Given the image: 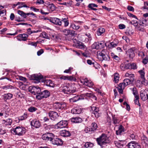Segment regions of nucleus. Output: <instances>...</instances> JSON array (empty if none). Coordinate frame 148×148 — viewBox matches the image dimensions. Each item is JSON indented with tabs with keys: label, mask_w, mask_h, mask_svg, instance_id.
<instances>
[{
	"label": "nucleus",
	"mask_w": 148,
	"mask_h": 148,
	"mask_svg": "<svg viewBox=\"0 0 148 148\" xmlns=\"http://www.w3.org/2000/svg\"><path fill=\"white\" fill-rule=\"evenodd\" d=\"M32 78L34 81V82L36 83L39 82H44L45 84L47 86L53 87H54V84L53 82L50 79L46 80L40 74H35L32 76Z\"/></svg>",
	"instance_id": "1"
},
{
	"label": "nucleus",
	"mask_w": 148,
	"mask_h": 148,
	"mask_svg": "<svg viewBox=\"0 0 148 148\" xmlns=\"http://www.w3.org/2000/svg\"><path fill=\"white\" fill-rule=\"evenodd\" d=\"M74 85L73 84L67 85L66 84L62 86L61 87L62 92L64 93L69 94L73 93L75 92L76 90V88L73 87Z\"/></svg>",
	"instance_id": "2"
},
{
	"label": "nucleus",
	"mask_w": 148,
	"mask_h": 148,
	"mask_svg": "<svg viewBox=\"0 0 148 148\" xmlns=\"http://www.w3.org/2000/svg\"><path fill=\"white\" fill-rule=\"evenodd\" d=\"M107 51L103 49L101 51H98L97 53L98 58L101 60L109 61L110 60V57L107 54Z\"/></svg>",
	"instance_id": "3"
},
{
	"label": "nucleus",
	"mask_w": 148,
	"mask_h": 148,
	"mask_svg": "<svg viewBox=\"0 0 148 148\" xmlns=\"http://www.w3.org/2000/svg\"><path fill=\"white\" fill-rule=\"evenodd\" d=\"M98 144L101 146L108 143V138L106 134H102L101 135L96 139Z\"/></svg>",
	"instance_id": "4"
},
{
	"label": "nucleus",
	"mask_w": 148,
	"mask_h": 148,
	"mask_svg": "<svg viewBox=\"0 0 148 148\" xmlns=\"http://www.w3.org/2000/svg\"><path fill=\"white\" fill-rule=\"evenodd\" d=\"M53 107L55 109L60 111L66 109V104L64 102H56L54 103Z\"/></svg>",
	"instance_id": "5"
},
{
	"label": "nucleus",
	"mask_w": 148,
	"mask_h": 148,
	"mask_svg": "<svg viewBox=\"0 0 148 148\" xmlns=\"http://www.w3.org/2000/svg\"><path fill=\"white\" fill-rule=\"evenodd\" d=\"M50 95V92L47 90H45L41 92L39 95H37L36 98L39 100H40L43 98H47Z\"/></svg>",
	"instance_id": "6"
},
{
	"label": "nucleus",
	"mask_w": 148,
	"mask_h": 148,
	"mask_svg": "<svg viewBox=\"0 0 148 148\" xmlns=\"http://www.w3.org/2000/svg\"><path fill=\"white\" fill-rule=\"evenodd\" d=\"M49 116L51 119L53 121L60 120L59 119L61 118L59 116L57 112L53 111H50L48 113Z\"/></svg>",
	"instance_id": "7"
},
{
	"label": "nucleus",
	"mask_w": 148,
	"mask_h": 148,
	"mask_svg": "<svg viewBox=\"0 0 148 148\" xmlns=\"http://www.w3.org/2000/svg\"><path fill=\"white\" fill-rule=\"evenodd\" d=\"M82 92H83L84 93L82 94V97H90L94 99L95 100H97V98L96 96L94 95L91 92L88 91L87 89H84L83 91Z\"/></svg>",
	"instance_id": "8"
},
{
	"label": "nucleus",
	"mask_w": 148,
	"mask_h": 148,
	"mask_svg": "<svg viewBox=\"0 0 148 148\" xmlns=\"http://www.w3.org/2000/svg\"><path fill=\"white\" fill-rule=\"evenodd\" d=\"M26 132L25 128L20 126L17 127L14 130V132H15L16 134L19 136H21L24 134Z\"/></svg>",
	"instance_id": "9"
},
{
	"label": "nucleus",
	"mask_w": 148,
	"mask_h": 148,
	"mask_svg": "<svg viewBox=\"0 0 148 148\" xmlns=\"http://www.w3.org/2000/svg\"><path fill=\"white\" fill-rule=\"evenodd\" d=\"M54 137V135L53 134L50 133H47L44 134L42 136V138L44 140H50L52 141Z\"/></svg>",
	"instance_id": "10"
},
{
	"label": "nucleus",
	"mask_w": 148,
	"mask_h": 148,
	"mask_svg": "<svg viewBox=\"0 0 148 148\" xmlns=\"http://www.w3.org/2000/svg\"><path fill=\"white\" fill-rule=\"evenodd\" d=\"M104 42L101 41L94 43L92 45V47L93 49H98L103 48L104 47Z\"/></svg>",
	"instance_id": "11"
},
{
	"label": "nucleus",
	"mask_w": 148,
	"mask_h": 148,
	"mask_svg": "<svg viewBox=\"0 0 148 148\" xmlns=\"http://www.w3.org/2000/svg\"><path fill=\"white\" fill-rule=\"evenodd\" d=\"M127 146L129 148H141L140 145L137 142L131 141L129 143Z\"/></svg>",
	"instance_id": "12"
},
{
	"label": "nucleus",
	"mask_w": 148,
	"mask_h": 148,
	"mask_svg": "<svg viewBox=\"0 0 148 148\" xmlns=\"http://www.w3.org/2000/svg\"><path fill=\"white\" fill-rule=\"evenodd\" d=\"M68 123V122L67 121H61L57 123V126L58 128H62L66 127Z\"/></svg>",
	"instance_id": "13"
},
{
	"label": "nucleus",
	"mask_w": 148,
	"mask_h": 148,
	"mask_svg": "<svg viewBox=\"0 0 148 148\" xmlns=\"http://www.w3.org/2000/svg\"><path fill=\"white\" fill-rule=\"evenodd\" d=\"M91 110L92 111V116H95L96 118L99 117V115L98 113L99 108L95 106H91Z\"/></svg>",
	"instance_id": "14"
},
{
	"label": "nucleus",
	"mask_w": 148,
	"mask_h": 148,
	"mask_svg": "<svg viewBox=\"0 0 148 148\" xmlns=\"http://www.w3.org/2000/svg\"><path fill=\"white\" fill-rule=\"evenodd\" d=\"M81 82L83 84L89 87H92L93 85V84L92 82L88 80L86 78L82 79L81 80Z\"/></svg>",
	"instance_id": "15"
},
{
	"label": "nucleus",
	"mask_w": 148,
	"mask_h": 148,
	"mask_svg": "<svg viewBox=\"0 0 148 148\" xmlns=\"http://www.w3.org/2000/svg\"><path fill=\"white\" fill-rule=\"evenodd\" d=\"M62 32L64 33V34L66 36H68L70 34L72 36H74L76 34H75V31L73 30H70L68 29H64L63 30Z\"/></svg>",
	"instance_id": "16"
},
{
	"label": "nucleus",
	"mask_w": 148,
	"mask_h": 148,
	"mask_svg": "<svg viewBox=\"0 0 148 148\" xmlns=\"http://www.w3.org/2000/svg\"><path fill=\"white\" fill-rule=\"evenodd\" d=\"M31 124L32 126L36 128H39L41 125L40 122L36 119L32 121L31 122Z\"/></svg>",
	"instance_id": "17"
},
{
	"label": "nucleus",
	"mask_w": 148,
	"mask_h": 148,
	"mask_svg": "<svg viewBox=\"0 0 148 148\" xmlns=\"http://www.w3.org/2000/svg\"><path fill=\"white\" fill-rule=\"evenodd\" d=\"M52 143L54 145H60L63 144V141L61 139L56 138L55 139H53L52 141Z\"/></svg>",
	"instance_id": "18"
},
{
	"label": "nucleus",
	"mask_w": 148,
	"mask_h": 148,
	"mask_svg": "<svg viewBox=\"0 0 148 148\" xmlns=\"http://www.w3.org/2000/svg\"><path fill=\"white\" fill-rule=\"evenodd\" d=\"M83 99L84 98L82 97V96L77 95L70 99L69 100L71 102H76L80 99Z\"/></svg>",
	"instance_id": "19"
},
{
	"label": "nucleus",
	"mask_w": 148,
	"mask_h": 148,
	"mask_svg": "<svg viewBox=\"0 0 148 148\" xmlns=\"http://www.w3.org/2000/svg\"><path fill=\"white\" fill-rule=\"evenodd\" d=\"M60 134L62 136L64 137H69L71 135L70 132L66 130L60 131Z\"/></svg>",
	"instance_id": "20"
},
{
	"label": "nucleus",
	"mask_w": 148,
	"mask_h": 148,
	"mask_svg": "<svg viewBox=\"0 0 148 148\" xmlns=\"http://www.w3.org/2000/svg\"><path fill=\"white\" fill-rule=\"evenodd\" d=\"M51 21L56 25L60 26L62 25V22L60 19L58 18H55L52 19Z\"/></svg>",
	"instance_id": "21"
},
{
	"label": "nucleus",
	"mask_w": 148,
	"mask_h": 148,
	"mask_svg": "<svg viewBox=\"0 0 148 148\" xmlns=\"http://www.w3.org/2000/svg\"><path fill=\"white\" fill-rule=\"evenodd\" d=\"M3 96V99L5 101H6L7 99H11L13 97L12 94L8 93L4 94Z\"/></svg>",
	"instance_id": "22"
},
{
	"label": "nucleus",
	"mask_w": 148,
	"mask_h": 148,
	"mask_svg": "<svg viewBox=\"0 0 148 148\" xmlns=\"http://www.w3.org/2000/svg\"><path fill=\"white\" fill-rule=\"evenodd\" d=\"M82 112V110L81 108H76L72 109L71 112L73 114H79Z\"/></svg>",
	"instance_id": "23"
},
{
	"label": "nucleus",
	"mask_w": 148,
	"mask_h": 148,
	"mask_svg": "<svg viewBox=\"0 0 148 148\" xmlns=\"http://www.w3.org/2000/svg\"><path fill=\"white\" fill-rule=\"evenodd\" d=\"M71 121L73 123H78L81 122L82 119L79 117H73L71 119Z\"/></svg>",
	"instance_id": "24"
},
{
	"label": "nucleus",
	"mask_w": 148,
	"mask_h": 148,
	"mask_svg": "<svg viewBox=\"0 0 148 148\" xmlns=\"http://www.w3.org/2000/svg\"><path fill=\"white\" fill-rule=\"evenodd\" d=\"M12 120L10 118L6 120H2V123L6 125H11L12 123Z\"/></svg>",
	"instance_id": "25"
},
{
	"label": "nucleus",
	"mask_w": 148,
	"mask_h": 148,
	"mask_svg": "<svg viewBox=\"0 0 148 148\" xmlns=\"http://www.w3.org/2000/svg\"><path fill=\"white\" fill-rule=\"evenodd\" d=\"M124 131V128L122 125H120L118 127V130L116 131V132L117 135H120Z\"/></svg>",
	"instance_id": "26"
},
{
	"label": "nucleus",
	"mask_w": 148,
	"mask_h": 148,
	"mask_svg": "<svg viewBox=\"0 0 148 148\" xmlns=\"http://www.w3.org/2000/svg\"><path fill=\"white\" fill-rule=\"evenodd\" d=\"M134 80V78H132V79H126L123 80V82L125 85L126 86L128 85L132 84Z\"/></svg>",
	"instance_id": "27"
},
{
	"label": "nucleus",
	"mask_w": 148,
	"mask_h": 148,
	"mask_svg": "<svg viewBox=\"0 0 148 148\" xmlns=\"http://www.w3.org/2000/svg\"><path fill=\"white\" fill-rule=\"evenodd\" d=\"M77 48L81 49H86V47L84 45L82 42L78 41L76 45Z\"/></svg>",
	"instance_id": "28"
},
{
	"label": "nucleus",
	"mask_w": 148,
	"mask_h": 148,
	"mask_svg": "<svg viewBox=\"0 0 148 148\" xmlns=\"http://www.w3.org/2000/svg\"><path fill=\"white\" fill-rule=\"evenodd\" d=\"M105 29L102 27L99 28L97 31V34L98 36H101L105 32Z\"/></svg>",
	"instance_id": "29"
},
{
	"label": "nucleus",
	"mask_w": 148,
	"mask_h": 148,
	"mask_svg": "<svg viewBox=\"0 0 148 148\" xmlns=\"http://www.w3.org/2000/svg\"><path fill=\"white\" fill-rule=\"evenodd\" d=\"M19 5L18 7V9H20L22 7L29 8V7L27 6L23 2H18L17 4H16V5Z\"/></svg>",
	"instance_id": "30"
},
{
	"label": "nucleus",
	"mask_w": 148,
	"mask_h": 148,
	"mask_svg": "<svg viewBox=\"0 0 148 148\" xmlns=\"http://www.w3.org/2000/svg\"><path fill=\"white\" fill-rule=\"evenodd\" d=\"M128 55L129 58L131 59H132L135 56L134 51L132 49H129L128 50Z\"/></svg>",
	"instance_id": "31"
},
{
	"label": "nucleus",
	"mask_w": 148,
	"mask_h": 148,
	"mask_svg": "<svg viewBox=\"0 0 148 148\" xmlns=\"http://www.w3.org/2000/svg\"><path fill=\"white\" fill-rule=\"evenodd\" d=\"M18 36L20 38H21V40L23 41L26 40L27 38L28 37V35L26 34H19L18 35Z\"/></svg>",
	"instance_id": "32"
},
{
	"label": "nucleus",
	"mask_w": 148,
	"mask_h": 148,
	"mask_svg": "<svg viewBox=\"0 0 148 148\" xmlns=\"http://www.w3.org/2000/svg\"><path fill=\"white\" fill-rule=\"evenodd\" d=\"M70 27L76 30H77L80 28L79 26L74 23H71V24Z\"/></svg>",
	"instance_id": "33"
},
{
	"label": "nucleus",
	"mask_w": 148,
	"mask_h": 148,
	"mask_svg": "<svg viewBox=\"0 0 148 148\" xmlns=\"http://www.w3.org/2000/svg\"><path fill=\"white\" fill-rule=\"evenodd\" d=\"M138 72L140 75V77L142 79L145 78V72L144 68L142 70H140L138 71Z\"/></svg>",
	"instance_id": "34"
},
{
	"label": "nucleus",
	"mask_w": 148,
	"mask_h": 148,
	"mask_svg": "<svg viewBox=\"0 0 148 148\" xmlns=\"http://www.w3.org/2000/svg\"><path fill=\"white\" fill-rule=\"evenodd\" d=\"M97 5L94 3H90L88 5V7L89 8H90L91 9L94 10H97V9L95 8H94L93 7H97Z\"/></svg>",
	"instance_id": "35"
},
{
	"label": "nucleus",
	"mask_w": 148,
	"mask_h": 148,
	"mask_svg": "<svg viewBox=\"0 0 148 148\" xmlns=\"http://www.w3.org/2000/svg\"><path fill=\"white\" fill-rule=\"evenodd\" d=\"M97 127V125L96 123L95 122H93L92 123L91 125L90 128L92 132L94 131Z\"/></svg>",
	"instance_id": "36"
},
{
	"label": "nucleus",
	"mask_w": 148,
	"mask_h": 148,
	"mask_svg": "<svg viewBox=\"0 0 148 148\" xmlns=\"http://www.w3.org/2000/svg\"><path fill=\"white\" fill-rule=\"evenodd\" d=\"M64 23V26L65 27L68 26L69 24L68 18H62L61 20Z\"/></svg>",
	"instance_id": "37"
},
{
	"label": "nucleus",
	"mask_w": 148,
	"mask_h": 148,
	"mask_svg": "<svg viewBox=\"0 0 148 148\" xmlns=\"http://www.w3.org/2000/svg\"><path fill=\"white\" fill-rule=\"evenodd\" d=\"M114 81L115 83H117L118 82L119 79V75L117 73H115L114 75Z\"/></svg>",
	"instance_id": "38"
},
{
	"label": "nucleus",
	"mask_w": 148,
	"mask_h": 148,
	"mask_svg": "<svg viewBox=\"0 0 148 148\" xmlns=\"http://www.w3.org/2000/svg\"><path fill=\"white\" fill-rule=\"evenodd\" d=\"M18 13L23 18H26L27 16L25 15V13H24L23 11L20 10H18Z\"/></svg>",
	"instance_id": "39"
},
{
	"label": "nucleus",
	"mask_w": 148,
	"mask_h": 148,
	"mask_svg": "<svg viewBox=\"0 0 148 148\" xmlns=\"http://www.w3.org/2000/svg\"><path fill=\"white\" fill-rule=\"evenodd\" d=\"M122 142H115V144L116 146L118 148L121 147L123 146V144L122 143Z\"/></svg>",
	"instance_id": "40"
},
{
	"label": "nucleus",
	"mask_w": 148,
	"mask_h": 148,
	"mask_svg": "<svg viewBox=\"0 0 148 148\" xmlns=\"http://www.w3.org/2000/svg\"><path fill=\"white\" fill-rule=\"evenodd\" d=\"M27 114L25 113L23 115L18 117V119L19 120L22 121L27 119Z\"/></svg>",
	"instance_id": "41"
},
{
	"label": "nucleus",
	"mask_w": 148,
	"mask_h": 148,
	"mask_svg": "<svg viewBox=\"0 0 148 148\" xmlns=\"http://www.w3.org/2000/svg\"><path fill=\"white\" fill-rule=\"evenodd\" d=\"M36 86H30L29 88V90L32 93H34L36 91Z\"/></svg>",
	"instance_id": "42"
},
{
	"label": "nucleus",
	"mask_w": 148,
	"mask_h": 148,
	"mask_svg": "<svg viewBox=\"0 0 148 148\" xmlns=\"http://www.w3.org/2000/svg\"><path fill=\"white\" fill-rule=\"evenodd\" d=\"M112 121L114 125L118 124L120 122L119 120L116 117H113Z\"/></svg>",
	"instance_id": "43"
},
{
	"label": "nucleus",
	"mask_w": 148,
	"mask_h": 148,
	"mask_svg": "<svg viewBox=\"0 0 148 148\" xmlns=\"http://www.w3.org/2000/svg\"><path fill=\"white\" fill-rule=\"evenodd\" d=\"M93 145L92 143L88 142L86 143L84 145L85 147L86 148L88 147H93Z\"/></svg>",
	"instance_id": "44"
},
{
	"label": "nucleus",
	"mask_w": 148,
	"mask_h": 148,
	"mask_svg": "<svg viewBox=\"0 0 148 148\" xmlns=\"http://www.w3.org/2000/svg\"><path fill=\"white\" fill-rule=\"evenodd\" d=\"M37 110V109L34 107L31 106L28 109V111L30 112H33Z\"/></svg>",
	"instance_id": "45"
},
{
	"label": "nucleus",
	"mask_w": 148,
	"mask_h": 148,
	"mask_svg": "<svg viewBox=\"0 0 148 148\" xmlns=\"http://www.w3.org/2000/svg\"><path fill=\"white\" fill-rule=\"evenodd\" d=\"M132 91L133 92V94L134 95L135 98H136V96L139 97L138 95L137 91L136 88H134L132 89Z\"/></svg>",
	"instance_id": "46"
},
{
	"label": "nucleus",
	"mask_w": 148,
	"mask_h": 148,
	"mask_svg": "<svg viewBox=\"0 0 148 148\" xmlns=\"http://www.w3.org/2000/svg\"><path fill=\"white\" fill-rule=\"evenodd\" d=\"M143 26H146L148 25V22L147 19H143L142 21V24Z\"/></svg>",
	"instance_id": "47"
},
{
	"label": "nucleus",
	"mask_w": 148,
	"mask_h": 148,
	"mask_svg": "<svg viewBox=\"0 0 148 148\" xmlns=\"http://www.w3.org/2000/svg\"><path fill=\"white\" fill-rule=\"evenodd\" d=\"M34 94L36 93L37 94V95H39L41 92L40 88L38 86H36Z\"/></svg>",
	"instance_id": "48"
},
{
	"label": "nucleus",
	"mask_w": 148,
	"mask_h": 148,
	"mask_svg": "<svg viewBox=\"0 0 148 148\" xmlns=\"http://www.w3.org/2000/svg\"><path fill=\"white\" fill-rule=\"evenodd\" d=\"M91 130L90 127H86L84 131L86 133H91L92 132H93L92 130Z\"/></svg>",
	"instance_id": "49"
},
{
	"label": "nucleus",
	"mask_w": 148,
	"mask_h": 148,
	"mask_svg": "<svg viewBox=\"0 0 148 148\" xmlns=\"http://www.w3.org/2000/svg\"><path fill=\"white\" fill-rule=\"evenodd\" d=\"M125 76L126 77H129L130 78V79L134 78V75L133 74H130L128 73H127L125 74Z\"/></svg>",
	"instance_id": "50"
},
{
	"label": "nucleus",
	"mask_w": 148,
	"mask_h": 148,
	"mask_svg": "<svg viewBox=\"0 0 148 148\" xmlns=\"http://www.w3.org/2000/svg\"><path fill=\"white\" fill-rule=\"evenodd\" d=\"M136 98V99L134 100V102L135 104H137L139 106H140V105L138 101L139 97L136 96V98Z\"/></svg>",
	"instance_id": "51"
},
{
	"label": "nucleus",
	"mask_w": 148,
	"mask_h": 148,
	"mask_svg": "<svg viewBox=\"0 0 148 148\" xmlns=\"http://www.w3.org/2000/svg\"><path fill=\"white\" fill-rule=\"evenodd\" d=\"M112 54H113V53H112L111 54V56H112V58H113L116 60L117 62L119 61L120 60V58L117 56L116 55H114L113 56H112Z\"/></svg>",
	"instance_id": "52"
},
{
	"label": "nucleus",
	"mask_w": 148,
	"mask_h": 148,
	"mask_svg": "<svg viewBox=\"0 0 148 148\" xmlns=\"http://www.w3.org/2000/svg\"><path fill=\"white\" fill-rule=\"evenodd\" d=\"M142 79V84H144V85L145 86L147 85L148 84V82L147 80L145 79V78Z\"/></svg>",
	"instance_id": "53"
},
{
	"label": "nucleus",
	"mask_w": 148,
	"mask_h": 148,
	"mask_svg": "<svg viewBox=\"0 0 148 148\" xmlns=\"http://www.w3.org/2000/svg\"><path fill=\"white\" fill-rule=\"evenodd\" d=\"M93 67L96 69H98L100 67V65L97 62H94V64H93Z\"/></svg>",
	"instance_id": "54"
},
{
	"label": "nucleus",
	"mask_w": 148,
	"mask_h": 148,
	"mask_svg": "<svg viewBox=\"0 0 148 148\" xmlns=\"http://www.w3.org/2000/svg\"><path fill=\"white\" fill-rule=\"evenodd\" d=\"M126 86L125 85L124 82H123V83H120L118 86V87L119 88L124 89L125 86Z\"/></svg>",
	"instance_id": "55"
},
{
	"label": "nucleus",
	"mask_w": 148,
	"mask_h": 148,
	"mask_svg": "<svg viewBox=\"0 0 148 148\" xmlns=\"http://www.w3.org/2000/svg\"><path fill=\"white\" fill-rule=\"evenodd\" d=\"M141 140H143L145 143H147V138L145 135H143L141 137Z\"/></svg>",
	"instance_id": "56"
},
{
	"label": "nucleus",
	"mask_w": 148,
	"mask_h": 148,
	"mask_svg": "<svg viewBox=\"0 0 148 148\" xmlns=\"http://www.w3.org/2000/svg\"><path fill=\"white\" fill-rule=\"evenodd\" d=\"M43 38H45L48 39L49 38L47 34L45 32H43L42 33Z\"/></svg>",
	"instance_id": "57"
},
{
	"label": "nucleus",
	"mask_w": 148,
	"mask_h": 148,
	"mask_svg": "<svg viewBox=\"0 0 148 148\" xmlns=\"http://www.w3.org/2000/svg\"><path fill=\"white\" fill-rule=\"evenodd\" d=\"M53 125H47L46 126H45V128L46 130H50L51 128H53Z\"/></svg>",
	"instance_id": "58"
},
{
	"label": "nucleus",
	"mask_w": 148,
	"mask_h": 148,
	"mask_svg": "<svg viewBox=\"0 0 148 148\" xmlns=\"http://www.w3.org/2000/svg\"><path fill=\"white\" fill-rule=\"evenodd\" d=\"M130 64H131V69H135L137 68V66L136 64L134 63H130Z\"/></svg>",
	"instance_id": "59"
},
{
	"label": "nucleus",
	"mask_w": 148,
	"mask_h": 148,
	"mask_svg": "<svg viewBox=\"0 0 148 148\" xmlns=\"http://www.w3.org/2000/svg\"><path fill=\"white\" fill-rule=\"evenodd\" d=\"M143 63L144 64H146L148 62V57H146L143 59Z\"/></svg>",
	"instance_id": "60"
},
{
	"label": "nucleus",
	"mask_w": 148,
	"mask_h": 148,
	"mask_svg": "<svg viewBox=\"0 0 148 148\" xmlns=\"http://www.w3.org/2000/svg\"><path fill=\"white\" fill-rule=\"evenodd\" d=\"M138 56L141 58H143L145 56V54L143 52H139L138 54Z\"/></svg>",
	"instance_id": "61"
},
{
	"label": "nucleus",
	"mask_w": 148,
	"mask_h": 148,
	"mask_svg": "<svg viewBox=\"0 0 148 148\" xmlns=\"http://www.w3.org/2000/svg\"><path fill=\"white\" fill-rule=\"evenodd\" d=\"M140 97L143 100L145 101L146 99V96L143 93H140Z\"/></svg>",
	"instance_id": "62"
},
{
	"label": "nucleus",
	"mask_w": 148,
	"mask_h": 148,
	"mask_svg": "<svg viewBox=\"0 0 148 148\" xmlns=\"http://www.w3.org/2000/svg\"><path fill=\"white\" fill-rule=\"evenodd\" d=\"M127 14L130 17L135 18L136 19L138 20V19L137 18V17L135 15H134V14L129 12H127Z\"/></svg>",
	"instance_id": "63"
},
{
	"label": "nucleus",
	"mask_w": 148,
	"mask_h": 148,
	"mask_svg": "<svg viewBox=\"0 0 148 148\" xmlns=\"http://www.w3.org/2000/svg\"><path fill=\"white\" fill-rule=\"evenodd\" d=\"M125 64L122 63L120 66V69L122 70H125Z\"/></svg>",
	"instance_id": "64"
}]
</instances>
